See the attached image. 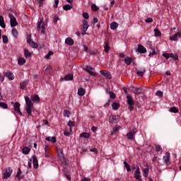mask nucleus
I'll use <instances>...</instances> for the list:
<instances>
[{
	"label": "nucleus",
	"instance_id": "obj_24",
	"mask_svg": "<svg viewBox=\"0 0 181 181\" xmlns=\"http://www.w3.org/2000/svg\"><path fill=\"white\" fill-rule=\"evenodd\" d=\"M84 94H86V89L83 88H79L78 89V95H84Z\"/></svg>",
	"mask_w": 181,
	"mask_h": 181
},
{
	"label": "nucleus",
	"instance_id": "obj_8",
	"mask_svg": "<svg viewBox=\"0 0 181 181\" xmlns=\"http://www.w3.org/2000/svg\"><path fill=\"white\" fill-rule=\"evenodd\" d=\"M163 163L165 165H170V153L169 152L165 153L163 157Z\"/></svg>",
	"mask_w": 181,
	"mask_h": 181
},
{
	"label": "nucleus",
	"instance_id": "obj_47",
	"mask_svg": "<svg viewBox=\"0 0 181 181\" xmlns=\"http://www.w3.org/2000/svg\"><path fill=\"white\" fill-rule=\"evenodd\" d=\"M156 95H157L158 97H160V98H162L163 97V92L160 90H157Z\"/></svg>",
	"mask_w": 181,
	"mask_h": 181
},
{
	"label": "nucleus",
	"instance_id": "obj_59",
	"mask_svg": "<svg viewBox=\"0 0 181 181\" xmlns=\"http://www.w3.org/2000/svg\"><path fill=\"white\" fill-rule=\"evenodd\" d=\"M136 88L134 87V86H130L129 88V90H130V91H132V93H135V90H136Z\"/></svg>",
	"mask_w": 181,
	"mask_h": 181
},
{
	"label": "nucleus",
	"instance_id": "obj_13",
	"mask_svg": "<svg viewBox=\"0 0 181 181\" xmlns=\"http://www.w3.org/2000/svg\"><path fill=\"white\" fill-rule=\"evenodd\" d=\"M134 135H135V130H131L129 133L127 134L128 139H131L132 141H134V139H135Z\"/></svg>",
	"mask_w": 181,
	"mask_h": 181
},
{
	"label": "nucleus",
	"instance_id": "obj_45",
	"mask_svg": "<svg viewBox=\"0 0 181 181\" xmlns=\"http://www.w3.org/2000/svg\"><path fill=\"white\" fill-rule=\"evenodd\" d=\"M47 149H49V146H45V158H50V155H49V153H47Z\"/></svg>",
	"mask_w": 181,
	"mask_h": 181
},
{
	"label": "nucleus",
	"instance_id": "obj_18",
	"mask_svg": "<svg viewBox=\"0 0 181 181\" xmlns=\"http://www.w3.org/2000/svg\"><path fill=\"white\" fill-rule=\"evenodd\" d=\"M177 37H181V33H177L172 37H170V39L171 40H173L174 42H177Z\"/></svg>",
	"mask_w": 181,
	"mask_h": 181
},
{
	"label": "nucleus",
	"instance_id": "obj_6",
	"mask_svg": "<svg viewBox=\"0 0 181 181\" xmlns=\"http://www.w3.org/2000/svg\"><path fill=\"white\" fill-rule=\"evenodd\" d=\"M8 16L10 18V23L11 28H15V26H18V21H16V18H15V16L10 13Z\"/></svg>",
	"mask_w": 181,
	"mask_h": 181
},
{
	"label": "nucleus",
	"instance_id": "obj_15",
	"mask_svg": "<svg viewBox=\"0 0 181 181\" xmlns=\"http://www.w3.org/2000/svg\"><path fill=\"white\" fill-rule=\"evenodd\" d=\"M137 52H139V53H146V48H145L144 45H139L137 48Z\"/></svg>",
	"mask_w": 181,
	"mask_h": 181
},
{
	"label": "nucleus",
	"instance_id": "obj_61",
	"mask_svg": "<svg viewBox=\"0 0 181 181\" xmlns=\"http://www.w3.org/2000/svg\"><path fill=\"white\" fill-rule=\"evenodd\" d=\"M57 21H59V17L57 16H55L54 18V23H57Z\"/></svg>",
	"mask_w": 181,
	"mask_h": 181
},
{
	"label": "nucleus",
	"instance_id": "obj_56",
	"mask_svg": "<svg viewBox=\"0 0 181 181\" xmlns=\"http://www.w3.org/2000/svg\"><path fill=\"white\" fill-rule=\"evenodd\" d=\"M111 118L114 120V122H115V121H117V119H118V118L119 117V116H116L115 115H112L110 116Z\"/></svg>",
	"mask_w": 181,
	"mask_h": 181
},
{
	"label": "nucleus",
	"instance_id": "obj_27",
	"mask_svg": "<svg viewBox=\"0 0 181 181\" xmlns=\"http://www.w3.org/2000/svg\"><path fill=\"white\" fill-rule=\"evenodd\" d=\"M0 26L4 29L6 28V25H5V22L4 21V17L2 16H0Z\"/></svg>",
	"mask_w": 181,
	"mask_h": 181
},
{
	"label": "nucleus",
	"instance_id": "obj_34",
	"mask_svg": "<svg viewBox=\"0 0 181 181\" xmlns=\"http://www.w3.org/2000/svg\"><path fill=\"white\" fill-rule=\"evenodd\" d=\"M142 91H143V89L141 87H139V88H136L135 90H134V94H142Z\"/></svg>",
	"mask_w": 181,
	"mask_h": 181
},
{
	"label": "nucleus",
	"instance_id": "obj_28",
	"mask_svg": "<svg viewBox=\"0 0 181 181\" xmlns=\"http://www.w3.org/2000/svg\"><path fill=\"white\" fill-rule=\"evenodd\" d=\"M22 152L25 155H29V152H30V148L29 147H23L22 148Z\"/></svg>",
	"mask_w": 181,
	"mask_h": 181
},
{
	"label": "nucleus",
	"instance_id": "obj_3",
	"mask_svg": "<svg viewBox=\"0 0 181 181\" xmlns=\"http://www.w3.org/2000/svg\"><path fill=\"white\" fill-rule=\"evenodd\" d=\"M37 30H41V33H42V35H45V30L46 29V23H45V21H43V18H42L40 21V23H38L37 26Z\"/></svg>",
	"mask_w": 181,
	"mask_h": 181
},
{
	"label": "nucleus",
	"instance_id": "obj_2",
	"mask_svg": "<svg viewBox=\"0 0 181 181\" xmlns=\"http://www.w3.org/2000/svg\"><path fill=\"white\" fill-rule=\"evenodd\" d=\"M127 98L129 111H134V105H135V102L134 101V99H132V96H131V95H127Z\"/></svg>",
	"mask_w": 181,
	"mask_h": 181
},
{
	"label": "nucleus",
	"instance_id": "obj_63",
	"mask_svg": "<svg viewBox=\"0 0 181 181\" xmlns=\"http://www.w3.org/2000/svg\"><path fill=\"white\" fill-rule=\"evenodd\" d=\"M58 5H59V0H55L54 8H57Z\"/></svg>",
	"mask_w": 181,
	"mask_h": 181
},
{
	"label": "nucleus",
	"instance_id": "obj_55",
	"mask_svg": "<svg viewBox=\"0 0 181 181\" xmlns=\"http://www.w3.org/2000/svg\"><path fill=\"white\" fill-rule=\"evenodd\" d=\"M156 151H157V152H160V151H162V147L160 145H156Z\"/></svg>",
	"mask_w": 181,
	"mask_h": 181
},
{
	"label": "nucleus",
	"instance_id": "obj_25",
	"mask_svg": "<svg viewBox=\"0 0 181 181\" xmlns=\"http://www.w3.org/2000/svg\"><path fill=\"white\" fill-rule=\"evenodd\" d=\"M80 138H85L86 139H88V138H90V134L87 132H82L80 134Z\"/></svg>",
	"mask_w": 181,
	"mask_h": 181
},
{
	"label": "nucleus",
	"instance_id": "obj_14",
	"mask_svg": "<svg viewBox=\"0 0 181 181\" xmlns=\"http://www.w3.org/2000/svg\"><path fill=\"white\" fill-rule=\"evenodd\" d=\"M63 80H65V81H71L73 80V74H69L64 78H61V81H63Z\"/></svg>",
	"mask_w": 181,
	"mask_h": 181
},
{
	"label": "nucleus",
	"instance_id": "obj_57",
	"mask_svg": "<svg viewBox=\"0 0 181 181\" xmlns=\"http://www.w3.org/2000/svg\"><path fill=\"white\" fill-rule=\"evenodd\" d=\"M22 173V171L21 170V168H18V173L16 174V177H18V179H19V177H21V174Z\"/></svg>",
	"mask_w": 181,
	"mask_h": 181
},
{
	"label": "nucleus",
	"instance_id": "obj_23",
	"mask_svg": "<svg viewBox=\"0 0 181 181\" xmlns=\"http://www.w3.org/2000/svg\"><path fill=\"white\" fill-rule=\"evenodd\" d=\"M31 100L33 103H39V101H40V98H39V95H33L31 96Z\"/></svg>",
	"mask_w": 181,
	"mask_h": 181
},
{
	"label": "nucleus",
	"instance_id": "obj_41",
	"mask_svg": "<svg viewBox=\"0 0 181 181\" xmlns=\"http://www.w3.org/2000/svg\"><path fill=\"white\" fill-rule=\"evenodd\" d=\"M170 112H173L174 114H177V112H179V110L177 109L175 107H173L170 109Z\"/></svg>",
	"mask_w": 181,
	"mask_h": 181
},
{
	"label": "nucleus",
	"instance_id": "obj_54",
	"mask_svg": "<svg viewBox=\"0 0 181 181\" xmlns=\"http://www.w3.org/2000/svg\"><path fill=\"white\" fill-rule=\"evenodd\" d=\"M145 22H146V23H152V22H153V19L152 18H148L145 20Z\"/></svg>",
	"mask_w": 181,
	"mask_h": 181
},
{
	"label": "nucleus",
	"instance_id": "obj_12",
	"mask_svg": "<svg viewBox=\"0 0 181 181\" xmlns=\"http://www.w3.org/2000/svg\"><path fill=\"white\" fill-rule=\"evenodd\" d=\"M28 84H29V80H25L23 82L20 83V88L21 90H26V87H28Z\"/></svg>",
	"mask_w": 181,
	"mask_h": 181
},
{
	"label": "nucleus",
	"instance_id": "obj_53",
	"mask_svg": "<svg viewBox=\"0 0 181 181\" xmlns=\"http://www.w3.org/2000/svg\"><path fill=\"white\" fill-rule=\"evenodd\" d=\"M2 39H3V42L4 43H8V36L3 35L2 36Z\"/></svg>",
	"mask_w": 181,
	"mask_h": 181
},
{
	"label": "nucleus",
	"instance_id": "obj_35",
	"mask_svg": "<svg viewBox=\"0 0 181 181\" xmlns=\"http://www.w3.org/2000/svg\"><path fill=\"white\" fill-rule=\"evenodd\" d=\"M132 62V59L131 57H127L124 59V63L127 64V66H129L131 63Z\"/></svg>",
	"mask_w": 181,
	"mask_h": 181
},
{
	"label": "nucleus",
	"instance_id": "obj_33",
	"mask_svg": "<svg viewBox=\"0 0 181 181\" xmlns=\"http://www.w3.org/2000/svg\"><path fill=\"white\" fill-rule=\"evenodd\" d=\"M52 66L50 65H48L45 71V74H52Z\"/></svg>",
	"mask_w": 181,
	"mask_h": 181
},
{
	"label": "nucleus",
	"instance_id": "obj_31",
	"mask_svg": "<svg viewBox=\"0 0 181 181\" xmlns=\"http://www.w3.org/2000/svg\"><path fill=\"white\" fill-rule=\"evenodd\" d=\"M28 43L31 46V47H33L34 49H37V44L34 41H29V40L27 41Z\"/></svg>",
	"mask_w": 181,
	"mask_h": 181
},
{
	"label": "nucleus",
	"instance_id": "obj_43",
	"mask_svg": "<svg viewBox=\"0 0 181 181\" xmlns=\"http://www.w3.org/2000/svg\"><path fill=\"white\" fill-rule=\"evenodd\" d=\"M71 8H72L71 6L69 4H66L63 6L64 11H70V9H71Z\"/></svg>",
	"mask_w": 181,
	"mask_h": 181
},
{
	"label": "nucleus",
	"instance_id": "obj_36",
	"mask_svg": "<svg viewBox=\"0 0 181 181\" xmlns=\"http://www.w3.org/2000/svg\"><path fill=\"white\" fill-rule=\"evenodd\" d=\"M146 71L145 69H143L142 71H137L136 74L137 76H139L140 77H144V74Z\"/></svg>",
	"mask_w": 181,
	"mask_h": 181
},
{
	"label": "nucleus",
	"instance_id": "obj_48",
	"mask_svg": "<svg viewBox=\"0 0 181 181\" xmlns=\"http://www.w3.org/2000/svg\"><path fill=\"white\" fill-rule=\"evenodd\" d=\"M52 54H53V52L49 51L48 54L45 56V59L49 60L50 56H52Z\"/></svg>",
	"mask_w": 181,
	"mask_h": 181
},
{
	"label": "nucleus",
	"instance_id": "obj_1",
	"mask_svg": "<svg viewBox=\"0 0 181 181\" xmlns=\"http://www.w3.org/2000/svg\"><path fill=\"white\" fill-rule=\"evenodd\" d=\"M25 104H26V111L27 114L30 116L32 115V110H33V103L30 100V98L28 96H25Z\"/></svg>",
	"mask_w": 181,
	"mask_h": 181
},
{
	"label": "nucleus",
	"instance_id": "obj_9",
	"mask_svg": "<svg viewBox=\"0 0 181 181\" xmlns=\"http://www.w3.org/2000/svg\"><path fill=\"white\" fill-rule=\"evenodd\" d=\"M100 74H102V76L105 77V78H108L109 80H111V78H112L111 74L108 71L101 70L100 71Z\"/></svg>",
	"mask_w": 181,
	"mask_h": 181
},
{
	"label": "nucleus",
	"instance_id": "obj_42",
	"mask_svg": "<svg viewBox=\"0 0 181 181\" xmlns=\"http://www.w3.org/2000/svg\"><path fill=\"white\" fill-rule=\"evenodd\" d=\"M74 125H76V122H71L69 121L68 123V126L69 127V131L71 132V127H74Z\"/></svg>",
	"mask_w": 181,
	"mask_h": 181
},
{
	"label": "nucleus",
	"instance_id": "obj_10",
	"mask_svg": "<svg viewBox=\"0 0 181 181\" xmlns=\"http://www.w3.org/2000/svg\"><path fill=\"white\" fill-rule=\"evenodd\" d=\"M14 111L18 112L19 115H22V112H21V103L18 102L14 103Z\"/></svg>",
	"mask_w": 181,
	"mask_h": 181
},
{
	"label": "nucleus",
	"instance_id": "obj_64",
	"mask_svg": "<svg viewBox=\"0 0 181 181\" xmlns=\"http://www.w3.org/2000/svg\"><path fill=\"white\" fill-rule=\"evenodd\" d=\"M91 131H92L93 132H95L97 131V127H96L95 126H93V127H91Z\"/></svg>",
	"mask_w": 181,
	"mask_h": 181
},
{
	"label": "nucleus",
	"instance_id": "obj_37",
	"mask_svg": "<svg viewBox=\"0 0 181 181\" xmlns=\"http://www.w3.org/2000/svg\"><path fill=\"white\" fill-rule=\"evenodd\" d=\"M123 164L124 165V168H126L128 172H131V165L127 163V161H124Z\"/></svg>",
	"mask_w": 181,
	"mask_h": 181
},
{
	"label": "nucleus",
	"instance_id": "obj_20",
	"mask_svg": "<svg viewBox=\"0 0 181 181\" xmlns=\"http://www.w3.org/2000/svg\"><path fill=\"white\" fill-rule=\"evenodd\" d=\"M118 26H119V25L117 22H112L110 23V29H112V30H117Z\"/></svg>",
	"mask_w": 181,
	"mask_h": 181
},
{
	"label": "nucleus",
	"instance_id": "obj_39",
	"mask_svg": "<svg viewBox=\"0 0 181 181\" xmlns=\"http://www.w3.org/2000/svg\"><path fill=\"white\" fill-rule=\"evenodd\" d=\"M0 108H3V110H6L8 108V104L5 103H0Z\"/></svg>",
	"mask_w": 181,
	"mask_h": 181
},
{
	"label": "nucleus",
	"instance_id": "obj_62",
	"mask_svg": "<svg viewBox=\"0 0 181 181\" xmlns=\"http://www.w3.org/2000/svg\"><path fill=\"white\" fill-rule=\"evenodd\" d=\"M64 134L65 135V136H70V132H69V131L65 130Z\"/></svg>",
	"mask_w": 181,
	"mask_h": 181
},
{
	"label": "nucleus",
	"instance_id": "obj_26",
	"mask_svg": "<svg viewBox=\"0 0 181 181\" xmlns=\"http://www.w3.org/2000/svg\"><path fill=\"white\" fill-rule=\"evenodd\" d=\"M112 110H114L115 111H117V110H118V108H119V103H117V102H114L112 104Z\"/></svg>",
	"mask_w": 181,
	"mask_h": 181
},
{
	"label": "nucleus",
	"instance_id": "obj_29",
	"mask_svg": "<svg viewBox=\"0 0 181 181\" xmlns=\"http://www.w3.org/2000/svg\"><path fill=\"white\" fill-rule=\"evenodd\" d=\"M25 63H26V60L25 59V58L21 57L18 59V64H19V66H23Z\"/></svg>",
	"mask_w": 181,
	"mask_h": 181
},
{
	"label": "nucleus",
	"instance_id": "obj_51",
	"mask_svg": "<svg viewBox=\"0 0 181 181\" xmlns=\"http://www.w3.org/2000/svg\"><path fill=\"white\" fill-rule=\"evenodd\" d=\"M110 98H112V100H115V98H117V95H115V93L111 91L110 92Z\"/></svg>",
	"mask_w": 181,
	"mask_h": 181
},
{
	"label": "nucleus",
	"instance_id": "obj_32",
	"mask_svg": "<svg viewBox=\"0 0 181 181\" xmlns=\"http://www.w3.org/2000/svg\"><path fill=\"white\" fill-rule=\"evenodd\" d=\"M149 173V168H146L143 170V176L144 177H148V174Z\"/></svg>",
	"mask_w": 181,
	"mask_h": 181
},
{
	"label": "nucleus",
	"instance_id": "obj_58",
	"mask_svg": "<svg viewBox=\"0 0 181 181\" xmlns=\"http://www.w3.org/2000/svg\"><path fill=\"white\" fill-rule=\"evenodd\" d=\"M163 57H165V59L168 60L170 58V54L168 53L163 54Z\"/></svg>",
	"mask_w": 181,
	"mask_h": 181
},
{
	"label": "nucleus",
	"instance_id": "obj_19",
	"mask_svg": "<svg viewBox=\"0 0 181 181\" xmlns=\"http://www.w3.org/2000/svg\"><path fill=\"white\" fill-rule=\"evenodd\" d=\"M65 43L69 46H73L74 45V40L71 37H68L65 40Z\"/></svg>",
	"mask_w": 181,
	"mask_h": 181
},
{
	"label": "nucleus",
	"instance_id": "obj_46",
	"mask_svg": "<svg viewBox=\"0 0 181 181\" xmlns=\"http://www.w3.org/2000/svg\"><path fill=\"white\" fill-rule=\"evenodd\" d=\"M110 51V45L108 41L105 42V52L107 53V52Z\"/></svg>",
	"mask_w": 181,
	"mask_h": 181
},
{
	"label": "nucleus",
	"instance_id": "obj_30",
	"mask_svg": "<svg viewBox=\"0 0 181 181\" xmlns=\"http://www.w3.org/2000/svg\"><path fill=\"white\" fill-rule=\"evenodd\" d=\"M6 77H8V80H10V81L13 80V74L12 72H11V71L7 72L6 74Z\"/></svg>",
	"mask_w": 181,
	"mask_h": 181
},
{
	"label": "nucleus",
	"instance_id": "obj_40",
	"mask_svg": "<svg viewBox=\"0 0 181 181\" xmlns=\"http://www.w3.org/2000/svg\"><path fill=\"white\" fill-rule=\"evenodd\" d=\"M91 9L92 11H93V12H97V11L100 9V8H98V6H97V5L95 4H92Z\"/></svg>",
	"mask_w": 181,
	"mask_h": 181
},
{
	"label": "nucleus",
	"instance_id": "obj_7",
	"mask_svg": "<svg viewBox=\"0 0 181 181\" xmlns=\"http://www.w3.org/2000/svg\"><path fill=\"white\" fill-rule=\"evenodd\" d=\"M12 168H7L5 170V173L3 175L2 179H8V177H11V175H12Z\"/></svg>",
	"mask_w": 181,
	"mask_h": 181
},
{
	"label": "nucleus",
	"instance_id": "obj_52",
	"mask_svg": "<svg viewBox=\"0 0 181 181\" xmlns=\"http://www.w3.org/2000/svg\"><path fill=\"white\" fill-rule=\"evenodd\" d=\"M82 16L84 18V19H88V18H90L88 13H83Z\"/></svg>",
	"mask_w": 181,
	"mask_h": 181
},
{
	"label": "nucleus",
	"instance_id": "obj_44",
	"mask_svg": "<svg viewBox=\"0 0 181 181\" xmlns=\"http://www.w3.org/2000/svg\"><path fill=\"white\" fill-rule=\"evenodd\" d=\"M24 54L26 58L30 57V52L27 49H24Z\"/></svg>",
	"mask_w": 181,
	"mask_h": 181
},
{
	"label": "nucleus",
	"instance_id": "obj_16",
	"mask_svg": "<svg viewBox=\"0 0 181 181\" xmlns=\"http://www.w3.org/2000/svg\"><path fill=\"white\" fill-rule=\"evenodd\" d=\"M33 163L34 169H37L39 167V161H37V158L35 156H33Z\"/></svg>",
	"mask_w": 181,
	"mask_h": 181
},
{
	"label": "nucleus",
	"instance_id": "obj_38",
	"mask_svg": "<svg viewBox=\"0 0 181 181\" xmlns=\"http://www.w3.org/2000/svg\"><path fill=\"white\" fill-rule=\"evenodd\" d=\"M154 32H155L154 36L156 37H158L159 36H161V35H162V33H160V31H159V30H158V29H155Z\"/></svg>",
	"mask_w": 181,
	"mask_h": 181
},
{
	"label": "nucleus",
	"instance_id": "obj_49",
	"mask_svg": "<svg viewBox=\"0 0 181 181\" xmlns=\"http://www.w3.org/2000/svg\"><path fill=\"white\" fill-rule=\"evenodd\" d=\"M64 117H67V118H69L70 117V111L64 110Z\"/></svg>",
	"mask_w": 181,
	"mask_h": 181
},
{
	"label": "nucleus",
	"instance_id": "obj_4",
	"mask_svg": "<svg viewBox=\"0 0 181 181\" xmlns=\"http://www.w3.org/2000/svg\"><path fill=\"white\" fill-rule=\"evenodd\" d=\"M83 69L85 70V71H87V73H89V74H90V76H93V77H95V76H97V74H95V69L90 66L87 65L83 68Z\"/></svg>",
	"mask_w": 181,
	"mask_h": 181
},
{
	"label": "nucleus",
	"instance_id": "obj_50",
	"mask_svg": "<svg viewBox=\"0 0 181 181\" xmlns=\"http://www.w3.org/2000/svg\"><path fill=\"white\" fill-rule=\"evenodd\" d=\"M156 54H158V52H156L155 49H152V52H150L149 56H156Z\"/></svg>",
	"mask_w": 181,
	"mask_h": 181
},
{
	"label": "nucleus",
	"instance_id": "obj_17",
	"mask_svg": "<svg viewBox=\"0 0 181 181\" xmlns=\"http://www.w3.org/2000/svg\"><path fill=\"white\" fill-rule=\"evenodd\" d=\"M88 21L87 20L83 21V32H87V29H88Z\"/></svg>",
	"mask_w": 181,
	"mask_h": 181
},
{
	"label": "nucleus",
	"instance_id": "obj_11",
	"mask_svg": "<svg viewBox=\"0 0 181 181\" xmlns=\"http://www.w3.org/2000/svg\"><path fill=\"white\" fill-rule=\"evenodd\" d=\"M134 177L137 179V180H142L141 178V171H139V167L138 166L134 171Z\"/></svg>",
	"mask_w": 181,
	"mask_h": 181
},
{
	"label": "nucleus",
	"instance_id": "obj_5",
	"mask_svg": "<svg viewBox=\"0 0 181 181\" xmlns=\"http://www.w3.org/2000/svg\"><path fill=\"white\" fill-rule=\"evenodd\" d=\"M57 156L59 158L60 162L63 163V162H66V158H64V156H63V150L60 148H57Z\"/></svg>",
	"mask_w": 181,
	"mask_h": 181
},
{
	"label": "nucleus",
	"instance_id": "obj_22",
	"mask_svg": "<svg viewBox=\"0 0 181 181\" xmlns=\"http://www.w3.org/2000/svg\"><path fill=\"white\" fill-rule=\"evenodd\" d=\"M46 141H47L48 142H52V144H56L57 142V139L56 136H47L45 138Z\"/></svg>",
	"mask_w": 181,
	"mask_h": 181
},
{
	"label": "nucleus",
	"instance_id": "obj_60",
	"mask_svg": "<svg viewBox=\"0 0 181 181\" xmlns=\"http://www.w3.org/2000/svg\"><path fill=\"white\" fill-rule=\"evenodd\" d=\"M90 152H94L95 153H97L98 151L95 148H93L90 149Z\"/></svg>",
	"mask_w": 181,
	"mask_h": 181
},
{
	"label": "nucleus",
	"instance_id": "obj_21",
	"mask_svg": "<svg viewBox=\"0 0 181 181\" xmlns=\"http://www.w3.org/2000/svg\"><path fill=\"white\" fill-rule=\"evenodd\" d=\"M11 33H12L13 37H15L16 39H18L19 34H18V30H16V28H13L11 30Z\"/></svg>",
	"mask_w": 181,
	"mask_h": 181
}]
</instances>
